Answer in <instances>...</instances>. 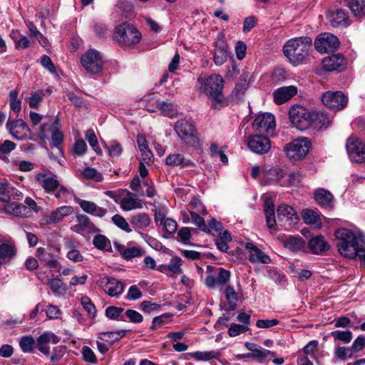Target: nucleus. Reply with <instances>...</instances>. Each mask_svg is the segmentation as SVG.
<instances>
[{"label":"nucleus","instance_id":"57","mask_svg":"<svg viewBox=\"0 0 365 365\" xmlns=\"http://www.w3.org/2000/svg\"><path fill=\"white\" fill-rule=\"evenodd\" d=\"M124 309L121 307L115 306H109L106 309V316L110 319H120L124 321L125 319L121 317V314Z\"/></svg>","mask_w":365,"mask_h":365},{"label":"nucleus","instance_id":"2","mask_svg":"<svg viewBox=\"0 0 365 365\" xmlns=\"http://www.w3.org/2000/svg\"><path fill=\"white\" fill-rule=\"evenodd\" d=\"M312 46V39L308 36L289 39L283 46L284 55L294 66L305 63Z\"/></svg>","mask_w":365,"mask_h":365},{"label":"nucleus","instance_id":"39","mask_svg":"<svg viewBox=\"0 0 365 365\" xmlns=\"http://www.w3.org/2000/svg\"><path fill=\"white\" fill-rule=\"evenodd\" d=\"M196 361H210L218 359L220 351L217 350L197 351L189 354Z\"/></svg>","mask_w":365,"mask_h":365},{"label":"nucleus","instance_id":"21","mask_svg":"<svg viewBox=\"0 0 365 365\" xmlns=\"http://www.w3.org/2000/svg\"><path fill=\"white\" fill-rule=\"evenodd\" d=\"M230 279V272L222 267L217 269V275L212 274L207 276L205 284L209 289H215L217 286H224Z\"/></svg>","mask_w":365,"mask_h":365},{"label":"nucleus","instance_id":"17","mask_svg":"<svg viewBox=\"0 0 365 365\" xmlns=\"http://www.w3.org/2000/svg\"><path fill=\"white\" fill-rule=\"evenodd\" d=\"M60 341V337L51 331H45L37 337L36 346L38 350L45 356H48L50 353L49 344H58Z\"/></svg>","mask_w":365,"mask_h":365},{"label":"nucleus","instance_id":"62","mask_svg":"<svg viewBox=\"0 0 365 365\" xmlns=\"http://www.w3.org/2000/svg\"><path fill=\"white\" fill-rule=\"evenodd\" d=\"M82 356L85 361L91 364H97L98 359L94 351L88 346H83L82 347Z\"/></svg>","mask_w":365,"mask_h":365},{"label":"nucleus","instance_id":"54","mask_svg":"<svg viewBox=\"0 0 365 365\" xmlns=\"http://www.w3.org/2000/svg\"><path fill=\"white\" fill-rule=\"evenodd\" d=\"M85 138L88 140L89 145L93 148L94 151L98 154H101V149L98 145L97 137L93 129H89L86 132Z\"/></svg>","mask_w":365,"mask_h":365},{"label":"nucleus","instance_id":"24","mask_svg":"<svg viewBox=\"0 0 365 365\" xmlns=\"http://www.w3.org/2000/svg\"><path fill=\"white\" fill-rule=\"evenodd\" d=\"M297 93V88L294 86L280 87L273 93L274 102L277 105H281L291 99Z\"/></svg>","mask_w":365,"mask_h":365},{"label":"nucleus","instance_id":"15","mask_svg":"<svg viewBox=\"0 0 365 365\" xmlns=\"http://www.w3.org/2000/svg\"><path fill=\"white\" fill-rule=\"evenodd\" d=\"M6 128L10 133L17 140H25L29 138L31 130L27 123L22 119H18L13 121H8Z\"/></svg>","mask_w":365,"mask_h":365},{"label":"nucleus","instance_id":"35","mask_svg":"<svg viewBox=\"0 0 365 365\" xmlns=\"http://www.w3.org/2000/svg\"><path fill=\"white\" fill-rule=\"evenodd\" d=\"M227 58V46L223 40H218L216 42L213 60L217 66L222 65Z\"/></svg>","mask_w":365,"mask_h":365},{"label":"nucleus","instance_id":"58","mask_svg":"<svg viewBox=\"0 0 365 365\" xmlns=\"http://www.w3.org/2000/svg\"><path fill=\"white\" fill-rule=\"evenodd\" d=\"M190 217L194 225H195L201 231L210 232V229L206 225L205 222L197 213L190 211Z\"/></svg>","mask_w":365,"mask_h":365},{"label":"nucleus","instance_id":"46","mask_svg":"<svg viewBox=\"0 0 365 365\" xmlns=\"http://www.w3.org/2000/svg\"><path fill=\"white\" fill-rule=\"evenodd\" d=\"M19 344L24 353H31L35 347L36 341L31 336H24L20 339Z\"/></svg>","mask_w":365,"mask_h":365},{"label":"nucleus","instance_id":"9","mask_svg":"<svg viewBox=\"0 0 365 365\" xmlns=\"http://www.w3.org/2000/svg\"><path fill=\"white\" fill-rule=\"evenodd\" d=\"M81 61L84 68L90 73L97 74L102 71V57L101 53L96 50H88L81 56Z\"/></svg>","mask_w":365,"mask_h":365},{"label":"nucleus","instance_id":"23","mask_svg":"<svg viewBox=\"0 0 365 365\" xmlns=\"http://www.w3.org/2000/svg\"><path fill=\"white\" fill-rule=\"evenodd\" d=\"M245 248L249 251V260L252 263L269 264L271 262L270 257L259 249L254 243L247 242Z\"/></svg>","mask_w":365,"mask_h":365},{"label":"nucleus","instance_id":"34","mask_svg":"<svg viewBox=\"0 0 365 365\" xmlns=\"http://www.w3.org/2000/svg\"><path fill=\"white\" fill-rule=\"evenodd\" d=\"M114 247L125 259H130L143 255L142 250L138 247H126L117 242L114 243Z\"/></svg>","mask_w":365,"mask_h":365},{"label":"nucleus","instance_id":"1","mask_svg":"<svg viewBox=\"0 0 365 365\" xmlns=\"http://www.w3.org/2000/svg\"><path fill=\"white\" fill-rule=\"evenodd\" d=\"M338 240L336 246L339 254L349 259L358 257L365 264V240L361 235H357L346 229H338L335 232Z\"/></svg>","mask_w":365,"mask_h":365},{"label":"nucleus","instance_id":"8","mask_svg":"<svg viewBox=\"0 0 365 365\" xmlns=\"http://www.w3.org/2000/svg\"><path fill=\"white\" fill-rule=\"evenodd\" d=\"M315 49L320 53L334 52L339 47V38L332 34L322 33L319 34L314 43Z\"/></svg>","mask_w":365,"mask_h":365},{"label":"nucleus","instance_id":"31","mask_svg":"<svg viewBox=\"0 0 365 365\" xmlns=\"http://www.w3.org/2000/svg\"><path fill=\"white\" fill-rule=\"evenodd\" d=\"M308 248L312 254L321 255L329 249L328 242L322 235L312 237L308 242Z\"/></svg>","mask_w":365,"mask_h":365},{"label":"nucleus","instance_id":"63","mask_svg":"<svg viewBox=\"0 0 365 365\" xmlns=\"http://www.w3.org/2000/svg\"><path fill=\"white\" fill-rule=\"evenodd\" d=\"M65 354L63 346H56L53 349L50 356V361L52 365H57Z\"/></svg>","mask_w":365,"mask_h":365},{"label":"nucleus","instance_id":"6","mask_svg":"<svg viewBox=\"0 0 365 365\" xmlns=\"http://www.w3.org/2000/svg\"><path fill=\"white\" fill-rule=\"evenodd\" d=\"M311 146L310 140L307 138H297L284 147L287 156L294 160H299L306 157Z\"/></svg>","mask_w":365,"mask_h":365},{"label":"nucleus","instance_id":"50","mask_svg":"<svg viewBox=\"0 0 365 365\" xmlns=\"http://www.w3.org/2000/svg\"><path fill=\"white\" fill-rule=\"evenodd\" d=\"M48 285L54 294H63L67 289L66 284L57 278L50 279Z\"/></svg>","mask_w":365,"mask_h":365},{"label":"nucleus","instance_id":"49","mask_svg":"<svg viewBox=\"0 0 365 365\" xmlns=\"http://www.w3.org/2000/svg\"><path fill=\"white\" fill-rule=\"evenodd\" d=\"M81 303L84 310L87 312L88 316L91 319L95 318L96 316V308L91 299L87 296H83L81 299Z\"/></svg>","mask_w":365,"mask_h":365},{"label":"nucleus","instance_id":"40","mask_svg":"<svg viewBox=\"0 0 365 365\" xmlns=\"http://www.w3.org/2000/svg\"><path fill=\"white\" fill-rule=\"evenodd\" d=\"M286 248L296 252L302 250L305 247V242L301 237H289L284 242Z\"/></svg>","mask_w":365,"mask_h":365},{"label":"nucleus","instance_id":"60","mask_svg":"<svg viewBox=\"0 0 365 365\" xmlns=\"http://www.w3.org/2000/svg\"><path fill=\"white\" fill-rule=\"evenodd\" d=\"M266 276L275 283L281 284L285 278L284 274L279 272L277 269L269 267L267 269Z\"/></svg>","mask_w":365,"mask_h":365},{"label":"nucleus","instance_id":"61","mask_svg":"<svg viewBox=\"0 0 365 365\" xmlns=\"http://www.w3.org/2000/svg\"><path fill=\"white\" fill-rule=\"evenodd\" d=\"M58 125V120H56L52 125V133H51V142L53 145L56 147L58 146L63 141V135L62 133L57 129V125Z\"/></svg>","mask_w":365,"mask_h":365},{"label":"nucleus","instance_id":"36","mask_svg":"<svg viewBox=\"0 0 365 365\" xmlns=\"http://www.w3.org/2000/svg\"><path fill=\"white\" fill-rule=\"evenodd\" d=\"M6 213L19 217H26L30 215L27 207L23 204L9 203L4 206Z\"/></svg>","mask_w":365,"mask_h":365},{"label":"nucleus","instance_id":"43","mask_svg":"<svg viewBox=\"0 0 365 365\" xmlns=\"http://www.w3.org/2000/svg\"><path fill=\"white\" fill-rule=\"evenodd\" d=\"M347 5L354 15H365V0H347Z\"/></svg>","mask_w":365,"mask_h":365},{"label":"nucleus","instance_id":"53","mask_svg":"<svg viewBox=\"0 0 365 365\" xmlns=\"http://www.w3.org/2000/svg\"><path fill=\"white\" fill-rule=\"evenodd\" d=\"M9 106L15 113H19L21 109V102L18 98V92L16 90L9 92Z\"/></svg>","mask_w":365,"mask_h":365},{"label":"nucleus","instance_id":"18","mask_svg":"<svg viewBox=\"0 0 365 365\" xmlns=\"http://www.w3.org/2000/svg\"><path fill=\"white\" fill-rule=\"evenodd\" d=\"M23 194L6 179L0 180V200L9 202L11 200H19Z\"/></svg>","mask_w":365,"mask_h":365},{"label":"nucleus","instance_id":"47","mask_svg":"<svg viewBox=\"0 0 365 365\" xmlns=\"http://www.w3.org/2000/svg\"><path fill=\"white\" fill-rule=\"evenodd\" d=\"M330 336L333 337L334 341H340L344 344H348L351 341L353 334L349 330H335L330 333Z\"/></svg>","mask_w":365,"mask_h":365},{"label":"nucleus","instance_id":"22","mask_svg":"<svg viewBox=\"0 0 365 365\" xmlns=\"http://www.w3.org/2000/svg\"><path fill=\"white\" fill-rule=\"evenodd\" d=\"M16 255L15 243L7 240L0 243V266L9 263Z\"/></svg>","mask_w":365,"mask_h":365},{"label":"nucleus","instance_id":"30","mask_svg":"<svg viewBox=\"0 0 365 365\" xmlns=\"http://www.w3.org/2000/svg\"><path fill=\"white\" fill-rule=\"evenodd\" d=\"M314 200L317 203L324 208L330 209L334 207V196L327 190L319 188L314 192Z\"/></svg>","mask_w":365,"mask_h":365},{"label":"nucleus","instance_id":"4","mask_svg":"<svg viewBox=\"0 0 365 365\" xmlns=\"http://www.w3.org/2000/svg\"><path fill=\"white\" fill-rule=\"evenodd\" d=\"M114 37L121 47L126 48L138 44L142 36L133 24L123 23L115 27Z\"/></svg>","mask_w":365,"mask_h":365},{"label":"nucleus","instance_id":"38","mask_svg":"<svg viewBox=\"0 0 365 365\" xmlns=\"http://www.w3.org/2000/svg\"><path fill=\"white\" fill-rule=\"evenodd\" d=\"M165 163L170 166H180L181 168H185L192 165V162L190 160L185 158L180 153L170 154L167 156Z\"/></svg>","mask_w":365,"mask_h":365},{"label":"nucleus","instance_id":"13","mask_svg":"<svg viewBox=\"0 0 365 365\" xmlns=\"http://www.w3.org/2000/svg\"><path fill=\"white\" fill-rule=\"evenodd\" d=\"M36 180L48 194L54 192L59 185L56 175L48 170L38 173L36 175Z\"/></svg>","mask_w":365,"mask_h":365},{"label":"nucleus","instance_id":"56","mask_svg":"<svg viewBox=\"0 0 365 365\" xmlns=\"http://www.w3.org/2000/svg\"><path fill=\"white\" fill-rule=\"evenodd\" d=\"M112 222L115 224L118 228L125 231V232L130 233L132 232V229L130 228L128 222L126 220L120 215H115L112 217Z\"/></svg>","mask_w":365,"mask_h":365},{"label":"nucleus","instance_id":"28","mask_svg":"<svg viewBox=\"0 0 365 365\" xmlns=\"http://www.w3.org/2000/svg\"><path fill=\"white\" fill-rule=\"evenodd\" d=\"M310 128L316 130L327 128L331 123V118L324 111L312 110Z\"/></svg>","mask_w":365,"mask_h":365},{"label":"nucleus","instance_id":"59","mask_svg":"<svg viewBox=\"0 0 365 365\" xmlns=\"http://www.w3.org/2000/svg\"><path fill=\"white\" fill-rule=\"evenodd\" d=\"M157 108L162 111L163 115L173 118L175 113L173 105L165 101H160L157 103Z\"/></svg>","mask_w":365,"mask_h":365},{"label":"nucleus","instance_id":"41","mask_svg":"<svg viewBox=\"0 0 365 365\" xmlns=\"http://www.w3.org/2000/svg\"><path fill=\"white\" fill-rule=\"evenodd\" d=\"M125 330H119L116 331H108L101 333L98 338L109 345H112L114 342L124 336Z\"/></svg>","mask_w":365,"mask_h":365},{"label":"nucleus","instance_id":"32","mask_svg":"<svg viewBox=\"0 0 365 365\" xmlns=\"http://www.w3.org/2000/svg\"><path fill=\"white\" fill-rule=\"evenodd\" d=\"M143 207V202L138 199L137 195L128 192L120 201V208L124 211H130Z\"/></svg>","mask_w":365,"mask_h":365},{"label":"nucleus","instance_id":"44","mask_svg":"<svg viewBox=\"0 0 365 365\" xmlns=\"http://www.w3.org/2000/svg\"><path fill=\"white\" fill-rule=\"evenodd\" d=\"M275 355L276 354L274 351L263 349L258 345L255 349L252 350V352L247 354V356L255 358L261 361L265 358L274 357Z\"/></svg>","mask_w":365,"mask_h":365},{"label":"nucleus","instance_id":"16","mask_svg":"<svg viewBox=\"0 0 365 365\" xmlns=\"http://www.w3.org/2000/svg\"><path fill=\"white\" fill-rule=\"evenodd\" d=\"M277 219L282 225H294L299 220L295 209L286 204L280 205L277 208Z\"/></svg>","mask_w":365,"mask_h":365},{"label":"nucleus","instance_id":"64","mask_svg":"<svg viewBox=\"0 0 365 365\" xmlns=\"http://www.w3.org/2000/svg\"><path fill=\"white\" fill-rule=\"evenodd\" d=\"M83 175L88 179H93L97 182L103 180V177L95 168L87 167L82 171Z\"/></svg>","mask_w":365,"mask_h":365},{"label":"nucleus","instance_id":"5","mask_svg":"<svg viewBox=\"0 0 365 365\" xmlns=\"http://www.w3.org/2000/svg\"><path fill=\"white\" fill-rule=\"evenodd\" d=\"M175 130L181 140L190 146H195L199 142L198 133L192 122L180 119L175 123Z\"/></svg>","mask_w":365,"mask_h":365},{"label":"nucleus","instance_id":"37","mask_svg":"<svg viewBox=\"0 0 365 365\" xmlns=\"http://www.w3.org/2000/svg\"><path fill=\"white\" fill-rule=\"evenodd\" d=\"M264 211L268 227L270 229L274 228L276 225V217L274 214V205L272 202V199H266L264 202Z\"/></svg>","mask_w":365,"mask_h":365},{"label":"nucleus","instance_id":"25","mask_svg":"<svg viewBox=\"0 0 365 365\" xmlns=\"http://www.w3.org/2000/svg\"><path fill=\"white\" fill-rule=\"evenodd\" d=\"M284 175L281 168L264 167L261 172V181L264 185H269L279 181Z\"/></svg>","mask_w":365,"mask_h":365},{"label":"nucleus","instance_id":"52","mask_svg":"<svg viewBox=\"0 0 365 365\" xmlns=\"http://www.w3.org/2000/svg\"><path fill=\"white\" fill-rule=\"evenodd\" d=\"M354 352L351 346H336L334 350L335 356L342 361H346V359L351 358Z\"/></svg>","mask_w":365,"mask_h":365},{"label":"nucleus","instance_id":"29","mask_svg":"<svg viewBox=\"0 0 365 365\" xmlns=\"http://www.w3.org/2000/svg\"><path fill=\"white\" fill-rule=\"evenodd\" d=\"M327 18L333 26H346L349 24V14L345 9L331 11L327 14Z\"/></svg>","mask_w":365,"mask_h":365},{"label":"nucleus","instance_id":"51","mask_svg":"<svg viewBox=\"0 0 365 365\" xmlns=\"http://www.w3.org/2000/svg\"><path fill=\"white\" fill-rule=\"evenodd\" d=\"M52 194L56 198L60 199L63 202H66L67 199L70 198L73 195V192L64 185L59 184L58 188Z\"/></svg>","mask_w":365,"mask_h":365},{"label":"nucleus","instance_id":"48","mask_svg":"<svg viewBox=\"0 0 365 365\" xmlns=\"http://www.w3.org/2000/svg\"><path fill=\"white\" fill-rule=\"evenodd\" d=\"M44 96L45 91L43 89H39L38 91L31 92V96L29 98V107L34 109L38 108Z\"/></svg>","mask_w":365,"mask_h":365},{"label":"nucleus","instance_id":"42","mask_svg":"<svg viewBox=\"0 0 365 365\" xmlns=\"http://www.w3.org/2000/svg\"><path fill=\"white\" fill-rule=\"evenodd\" d=\"M225 295L228 303L227 310H235L237 307V302L238 301L237 293L232 286L228 285L225 289Z\"/></svg>","mask_w":365,"mask_h":365},{"label":"nucleus","instance_id":"14","mask_svg":"<svg viewBox=\"0 0 365 365\" xmlns=\"http://www.w3.org/2000/svg\"><path fill=\"white\" fill-rule=\"evenodd\" d=\"M247 146L252 152L262 155L268 153L270 150L271 142L266 136L253 135L248 138Z\"/></svg>","mask_w":365,"mask_h":365},{"label":"nucleus","instance_id":"33","mask_svg":"<svg viewBox=\"0 0 365 365\" xmlns=\"http://www.w3.org/2000/svg\"><path fill=\"white\" fill-rule=\"evenodd\" d=\"M103 289L109 296L118 297L124 291V284L115 278H108L103 286Z\"/></svg>","mask_w":365,"mask_h":365},{"label":"nucleus","instance_id":"55","mask_svg":"<svg viewBox=\"0 0 365 365\" xmlns=\"http://www.w3.org/2000/svg\"><path fill=\"white\" fill-rule=\"evenodd\" d=\"M93 244L96 248L103 250L110 247V242L108 237L103 235H97L93 240Z\"/></svg>","mask_w":365,"mask_h":365},{"label":"nucleus","instance_id":"20","mask_svg":"<svg viewBox=\"0 0 365 365\" xmlns=\"http://www.w3.org/2000/svg\"><path fill=\"white\" fill-rule=\"evenodd\" d=\"M77 224L72 229L77 233H96L100 230L91 222L90 218L84 214H78L76 215Z\"/></svg>","mask_w":365,"mask_h":365},{"label":"nucleus","instance_id":"45","mask_svg":"<svg viewBox=\"0 0 365 365\" xmlns=\"http://www.w3.org/2000/svg\"><path fill=\"white\" fill-rule=\"evenodd\" d=\"M302 217L307 225H318L321 224L319 214L311 210H304L302 212Z\"/></svg>","mask_w":365,"mask_h":365},{"label":"nucleus","instance_id":"3","mask_svg":"<svg viewBox=\"0 0 365 365\" xmlns=\"http://www.w3.org/2000/svg\"><path fill=\"white\" fill-rule=\"evenodd\" d=\"M200 92L206 95L212 101V106L215 109H219L220 106L224 103L225 97L222 93L224 80L220 75H210L207 78L200 77Z\"/></svg>","mask_w":365,"mask_h":365},{"label":"nucleus","instance_id":"10","mask_svg":"<svg viewBox=\"0 0 365 365\" xmlns=\"http://www.w3.org/2000/svg\"><path fill=\"white\" fill-rule=\"evenodd\" d=\"M322 103L329 109L339 110L346 107L348 98L341 91H327L322 96Z\"/></svg>","mask_w":365,"mask_h":365},{"label":"nucleus","instance_id":"27","mask_svg":"<svg viewBox=\"0 0 365 365\" xmlns=\"http://www.w3.org/2000/svg\"><path fill=\"white\" fill-rule=\"evenodd\" d=\"M76 202L85 212L96 217L101 218L107 213L106 209L99 207L94 202L77 199Z\"/></svg>","mask_w":365,"mask_h":365},{"label":"nucleus","instance_id":"7","mask_svg":"<svg viewBox=\"0 0 365 365\" xmlns=\"http://www.w3.org/2000/svg\"><path fill=\"white\" fill-rule=\"evenodd\" d=\"M311 110L302 106H293L289 110V118L293 126L299 130L310 128Z\"/></svg>","mask_w":365,"mask_h":365},{"label":"nucleus","instance_id":"11","mask_svg":"<svg viewBox=\"0 0 365 365\" xmlns=\"http://www.w3.org/2000/svg\"><path fill=\"white\" fill-rule=\"evenodd\" d=\"M346 150L350 158L356 162L361 163L365 158V143L356 137H350L346 142Z\"/></svg>","mask_w":365,"mask_h":365},{"label":"nucleus","instance_id":"19","mask_svg":"<svg viewBox=\"0 0 365 365\" xmlns=\"http://www.w3.org/2000/svg\"><path fill=\"white\" fill-rule=\"evenodd\" d=\"M346 65V59L341 53L334 54L324 58L322 61V67L325 71H342Z\"/></svg>","mask_w":365,"mask_h":365},{"label":"nucleus","instance_id":"26","mask_svg":"<svg viewBox=\"0 0 365 365\" xmlns=\"http://www.w3.org/2000/svg\"><path fill=\"white\" fill-rule=\"evenodd\" d=\"M129 222L135 230H145L151 224V219L148 213L137 212L129 217Z\"/></svg>","mask_w":365,"mask_h":365},{"label":"nucleus","instance_id":"12","mask_svg":"<svg viewBox=\"0 0 365 365\" xmlns=\"http://www.w3.org/2000/svg\"><path fill=\"white\" fill-rule=\"evenodd\" d=\"M274 128V117L269 113L259 114L252 123V128L259 133H272Z\"/></svg>","mask_w":365,"mask_h":365}]
</instances>
